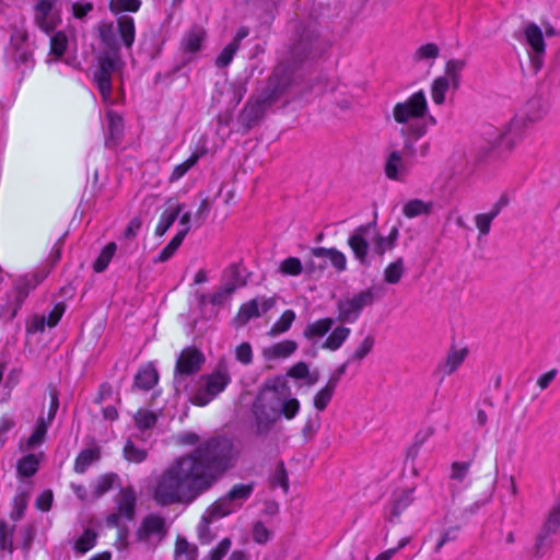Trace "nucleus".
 Listing matches in <instances>:
<instances>
[{
    "mask_svg": "<svg viewBox=\"0 0 560 560\" xmlns=\"http://www.w3.org/2000/svg\"><path fill=\"white\" fill-rule=\"evenodd\" d=\"M180 442L197 446L176 458L158 478L153 499L162 506L196 500L234 467L240 454L233 440L225 435L200 441L197 433L186 432Z\"/></svg>",
    "mask_w": 560,
    "mask_h": 560,
    "instance_id": "f257e3e1",
    "label": "nucleus"
},
{
    "mask_svg": "<svg viewBox=\"0 0 560 560\" xmlns=\"http://www.w3.org/2000/svg\"><path fill=\"white\" fill-rule=\"evenodd\" d=\"M292 84V71L284 65L278 63L261 94L246 102L238 116L240 122L246 130H250L264 117L266 109L280 100Z\"/></svg>",
    "mask_w": 560,
    "mask_h": 560,
    "instance_id": "f03ea898",
    "label": "nucleus"
},
{
    "mask_svg": "<svg viewBox=\"0 0 560 560\" xmlns=\"http://www.w3.org/2000/svg\"><path fill=\"white\" fill-rule=\"evenodd\" d=\"M327 48L328 43L320 37L315 25L296 22L290 38L289 56L287 60L281 63L288 67L294 77V71L289 65L290 62L294 66H299L305 61L317 59Z\"/></svg>",
    "mask_w": 560,
    "mask_h": 560,
    "instance_id": "7ed1b4c3",
    "label": "nucleus"
},
{
    "mask_svg": "<svg viewBox=\"0 0 560 560\" xmlns=\"http://www.w3.org/2000/svg\"><path fill=\"white\" fill-rule=\"evenodd\" d=\"M281 393L276 385H267L253 402L256 435L265 436L281 417Z\"/></svg>",
    "mask_w": 560,
    "mask_h": 560,
    "instance_id": "20e7f679",
    "label": "nucleus"
},
{
    "mask_svg": "<svg viewBox=\"0 0 560 560\" xmlns=\"http://www.w3.org/2000/svg\"><path fill=\"white\" fill-rule=\"evenodd\" d=\"M231 383V376L225 364L220 363L210 374L199 376L190 390V401L199 407L211 402Z\"/></svg>",
    "mask_w": 560,
    "mask_h": 560,
    "instance_id": "39448f33",
    "label": "nucleus"
},
{
    "mask_svg": "<svg viewBox=\"0 0 560 560\" xmlns=\"http://www.w3.org/2000/svg\"><path fill=\"white\" fill-rule=\"evenodd\" d=\"M97 32L106 50H120L121 44L130 49L136 37L135 20L129 15H119L116 25L114 22H101Z\"/></svg>",
    "mask_w": 560,
    "mask_h": 560,
    "instance_id": "423d86ee",
    "label": "nucleus"
},
{
    "mask_svg": "<svg viewBox=\"0 0 560 560\" xmlns=\"http://www.w3.org/2000/svg\"><path fill=\"white\" fill-rule=\"evenodd\" d=\"M122 65L120 50H105L100 57L94 83L105 103H113L112 75L118 72Z\"/></svg>",
    "mask_w": 560,
    "mask_h": 560,
    "instance_id": "0eeeda50",
    "label": "nucleus"
},
{
    "mask_svg": "<svg viewBox=\"0 0 560 560\" xmlns=\"http://www.w3.org/2000/svg\"><path fill=\"white\" fill-rule=\"evenodd\" d=\"M536 119L515 116L505 130L500 132L493 143V151H498L499 158H505L515 145L523 139L526 130Z\"/></svg>",
    "mask_w": 560,
    "mask_h": 560,
    "instance_id": "6e6552de",
    "label": "nucleus"
},
{
    "mask_svg": "<svg viewBox=\"0 0 560 560\" xmlns=\"http://www.w3.org/2000/svg\"><path fill=\"white\" fill-rule=\"evenodd\" d=\"M429 113L425 93L420 90L404 102H398L393 108V117L397 124L407 125L418 120Z\"/></svg>",
    "mask_w": 560,
    "mask_h": 560,
    "instance_id": "1a4fd4ad",
    "label": "nucleus"
},
{
    "mask_svg": "<svg viewBox=\"0 0 560 560\" xmlns=\"http://www.w3.org/2000/svg\"><path fill=\"white\" fill-rule=\"evenodd\" d=\"M114 502L116 511L106 516L105 522L107 527H118L121 518L127 521L135 518L137 493L132 486L120 488L119 492L114 498Z\"/></svg>",
    "mask_w": 560,
    "mask_h": 560,
    "instance_id": "9d476101",
    "label": "nucleus"
},
{
    "mask_svg": "<svg viewBox=\"0 0 560 560\" xmlns=\"http://www.w3.org/2000/svg\"><path fill=\"white\" fill-rule=\"evenodd\" d=\"M374 301L373 289L360 291L351 298L338 301V320L340 323H354L360 317L364 307L372 305Z\"/></svg>",
    "mask_w": 560,
    "mask_h": 560,
    "instance_id": "9b49d317",
    "label": "nucleus"
},
{
    "mask_svg": "<svg viewBox=\"0 0 560 560\" xmlns=\"http://www.w3.org/2000/svg\"><path fill=\"white\" fill-rule=\"evenodd\" d=\"M205 361L206 358L203 353L197 348L187 347L183 349L175 365L176 384H180L187 376L197 374L201 370Z\"/></svg>",
    "mask_w": 560,
    "mask_h": 560,
    "instance_id": "f8f14e48",
    "label": "nucleus"
},
{
    "mask_svg": "<svg viewBox=\"0 0 560 560\" xmlns=\"http://www.w3.org/2000/svg\"><path fill=\"white\" fill-rule=\"evenodd\" d=\"M24 24V19L21 20ZM10 45L13 49L12 59L16 67L25 66L26 68L33 65V51L28 44V34L24 25L13 26L10 36Z\"/></svg>",
    "mask_w": 560,
    "mask_h": 560,
    "instance_id": "ddd939ff",
    "label": "nucleus"
},
{
    "mask_svg": "<svg viewBox=\"0 0 560 560\" xmlns=\"http://www.w3.org/2000/svg\"><path fill=\"white\" fill-rule=\"evenodd\" d=\"M165 518L159 514H149L144 516L136 532L139 541L151 542L155 539V545L161 542L167 535Z\"/></svg>",
    "mask_w": 560,
    "mask_h": 560,
    "instance_id": "4468645a",
    "label": "nucleus"
},
{
    "mask_svg": "<svg viewBox=\"0 0 560 560\" xmlns=\"http://www.w3.org/2000/svg\"><path fill=\"white\" fill-rule=\"evenodd\" d=\"M524 37L532 49L530 62L537 72L542 66L544 56L546 52V44L544 40L542 32L537 24L528 23L524 27Z\"/></svg>",
    "mask_w": 560,
    "mask_h": 560,
    "instance_id": "2eb2a0df",
    "label": "nucleus"
},
{
    "mask_svg": "<svg viewBox=\"0 0 560 560\" xmlns=\"http://www.w3.org/2000/svg\"><path fill=\"white\" fill-rule=\"evenodd\" d=\"M375 222L363 224L358 226L348 240V244L352 249L354 257L364 266H369L368 250L369 242L368 237L371 232L375 230Z\"/></svg>",
    "mask_w": 560,
    "mask_h": 560,
    "instance_id": "dca6fc26",
    "label": "nucleus"
},
{
    "mask_svg": "<svg viewBox=\"0 0 560 560\" xmlns=\"http://www.w3.org/2000/svg\"><path fill=\"white\" fill-rule=\"evenodd\" d=\"M54 5V0H38L34 8V21L47 34L52 32L60 22Z\"/></svg>",
    "mask_w": 560,
    "mask_h": 560,
    "instance_id": "f3484780",
    "label": "nucleus"
},
{
    "mask_svg": "<svg viewBox=\"0 0 560 560\" xmlns=\"http://www.w3.org/2000/svg\"><path fill=\"white\" fill-rule=\"evenodd\" d=\"M347 364H341L338 366L329 376V380L325 387H323L315 396H314V407L318 411H324L329 405L334 393L341 380V377L346 374Z\"/></svg>",
    "mask_w": 560,
    "mask_h": 560,
    "instance_id": "a211bd4d",
    "label": "nucleus"
},
{
    "mask_svg": "<svg viewBox=\"0 0 560 560\" xmlns=\"http://www.w3.org/2000/svg\"><path fill=\"white\" fill-rule=\"evenodd\" d=\"M411 165L402 156V152L392 151L384 164V173L387 178L396 182H405L410 174Z\"/></svg>",
    "mask_w": 560,
    "mask_h": 560,
    "instance_id": "6ab92c4d",
    "label": "nucleus"
},
{
    "mask_svg": "<svg viewBox=\"0 0 560 560\" xmlns=\"http://www.w3.org/2000/svg\"><path fill=\"white\" fill-rule=\"evenodd\" d=\"M46 275L34 273L20 279L14 287L15 302L11 314V318L15 317L18 310L22 306L31 290L36 288Z\"/></svg>",
    "mask_w": 560,
    "mask_h": 560,
    "instance_id": "aec40b11",
    "label": "nucleus"
},
{
    "mask_svg": "<svg viewBox=\"0 0 560 560\" xmlns=\"http://www.w3.org/2000/svg\"><path fill=\"white\" fill-rule=\"evenodd\" d=\"M427 133V124H412L408 128H402L400 135L404 138L402 156L416 158V142Z\"/></svg>",
    "mask_w": 560,
    "mask_h": 560,
    "instance_id": "412c9836",
    "label": "nucleus"
},
{
    "mask_svg": "<svg viewBox=\"0 0 560 560\" xmlns=\"http://www.w3.org/2000/svg\"><path fill=\"white\" fill-rule=\"evenodd\" d=\"M467 354L468 350L466 348H451L444 361L440 362L435 370L436 374H441V381H443L445 376L456 372L465 361Z\"/></svg>",
    "mask_w": 560,
    "mask_h": 560,
    "instance_id": "4be33fe9",
    "label": "nucleus"
},
{
    "mask_svg": "<svg viewBox=\"0 0 560 560\" xmlns=\"http://www.w3.org/2000/svg\"><path fill=\"white\" fill-rule=\"evenodd\" d=\"M107 130L105 144L107 148H115L119 144L124 136V119L113 110L106 113Z\"/></svg>",
    "mask_w": 560,
    "mask_h": 560,
    "instance_id": "5701e85b",
    "label": "nucleus"
},
{
    "mask_svg": "<svg viewBox=\"0 0 560 560\" xmlns=\"http://www.w3.org/2000/svg\"><path fill=\"white\" fill-rule=\"evenodd\" d=\"M49 425L50 424L46 422L44 417H39L31 435L25 442L20 443V450L23 452H28L36 448L37 446H40L46 440Z\"/></svg>",
    "mask_w": 560,
    "mask_h": 560,
    "instance_id": "b1692460",
    "label": "nucleus"
},
{
    "mask_svg": "<svg viewBox=\"0 0 560 560\" xmlns=\"http://www.w3.org/2000/svg\"><path fill=\"white\" fill-rule=\"evenodd\" d=\"M334 324L335 319L331 317H324L313 323H308L303 330V336L315 345L318 339L327 335Z\"/></svg>",
    "mask_w": 560,
    "mask_h": 560,
    "instance_id": "393cba45",
    "label": "nucleus"
},
{
    "mask_svg": "<svg viewBox=\"0 0 560 560\" xmlns=\"http://www.w3.org/2000/svg\"><path fill=\"white\" fill-rule=\"evenodd\" d=\"M44 453H30L21 457L16 463V474L19 478L33 477L39 469Z\"/></svg>",
    "mask_w": 560,
    "mask_h": 560,
    "instance_id": "a878e982",
    "label": "nucleus"
},
{
    "mask_svg": "<svg viewBox=\"0 0 560 560\" xmlns=\"http://www.w3.org/2000/svg\"><path fill=\"white\" fill-rule=\"evenodd\" d=\"M206 32L201 26L194 25L183 36L180 48L184 52L195 54L200 50Z\"/></svg>",
    "mask_w": 560,
    "mask_h": 560,
    "instance_id": "bb28decb",
    "label": "nucleus"
},
{
    "mask_svg": "<svg viewBox=\"0 0 560 560\" xmlns=\"http://www.w3.org/2000/svg\"><path fill=\"white\" fill-rule=\"evenodd\" d=\"M159 381L156 369L152 364H147L139 369L135 376L133 385L142 390L152 389Z\"/></svg>",
    "mask_w": 560,
    "mask_h": 560,
    "instance_id": "cd10ccee",
    "label": "nucleus"
},
{
    "mask_svg": "<svg viewBox=\"0 0 560 560\" xmlns=\"http://www.w3.org/2000/svg\"><path fill=\"white\" fill-rule=\"evenodd\" d=\"M101 458V448L98 446L82 450L75 458L74 471L84 474L89 467Z\"/></svg>",
    "mask_w": 560,
    "mask_h": 560,
    "instance_id": "c85d7f7f",
    "label": "nucleus"
},
{
    "mask_svg": "<svg viewBox=\"0 0 560 560\" xmlns=\"http://www.w3.org/2000/svg\"><path fill=\"white\" fill-rule=\"evenodd\" d=\"M298 343L294 340H283L264 350V355L269 360L284 359L294 353Z\"/></svg>",
    "mask_w": 560,
    "mask_h": 560,
    "instance_id": "c756f323",
    "label": "nucleus"
},
{
    "mask_svg": "<svg viewBox=\"0 0 560 560\" xmlns=\"http://www.w3.org/2000/svg\"><path fill=\"white\" fill-rule=\"evenodd\" d=\"M312 254L317 258L327 257L331 265L338 270H346L347 259L343 253L336 248L316 247L312 249Z\"/></svg>",
    "mask_w": 560,
    "mask_h": 560,
    "instance_id": "7c9ffc66",
    "label": "nucleus"
},
{
    "mask_svg": "<svg viewBox=\"0 0 560 560\" xmlns=\"http://www.w3.org/2000/svg\"><path fill=\"white\" fill-rule=\"evenodd\" d=\"M351 329L346 326L336 327L323 342L322 348L336 351L345 343L350 336Z\"/></svg>",
    "mask_w": 560,
    "mask_h": 560,
    "instance_id": "2f4dec72",
    "label": "nucleus"
},
{
    "mask_svg": "<svg viewBox=\"0 0 560 560\" xmlns=\"http://www.w3.org/2000/svg\"><path fill=\"white\" fill-rule=\"evenodd\" d=\"M183 210V205L177 203L174 208H167L160 217L158 226L155 229V235L162 236L167 230L174 224L179 213Z\"/></svg>",
    "mask_w": 560,
    "mask_h": 560,
    "instance_id": "473e14b6",
    "label": "nucleus"
},
{
    "mask_svg": "<svg viewBox=\"0 0 560 560\" xmlns=\"http://www.w3.org/2000/svg\"><path fill=\"white\" fill-rule=\"evenodd\" d=\"M399 235V230L397 226H393L388 236H382L376 234L373 238V249L375 254L382 256L386 250H390L395 247L397 238Z\"/></svg>",
    "mask_w": 560,
    "mask_h": 560,
    "instance_id": "72a5a7b5",
    "label": "nucleus"
},
{
    "mask_svg": "<svg viewBox=\"0 0 560 560\" xmlns=\"http://www.w3.org/2000/svg\"><path fill=\"white\" fill-rule=\"evenodd\" d=\"M187 235L186 231H178L175 236L170 241V243L160 252V254L153 259L154 264L165 262L171 259L176 250L182 245L184 238Z\"/></svg>",
    "mask_w": 560,
    "mask_h": 560,
    "instance_id": "f704fd0d",
    "label": "nucleus"
},
{
    "mask_svg": "<svg viewBox=\"0 0 560 560\" xmlns=\"http://www.w3.org/2000/svg\"><path fill=\"white\" fill-rule=\"evenodd\" d=\"M240 505L241 503L236 504L233 500H230L229 497L225 494L223 498L219 499L215 503H213L209 508L207 513L210 515V517L217 520L229 515L230 513L235 511L236 508H238Z\"/></svg>",
    "mask_w": 560,
    "mask_h": 560,
    "instance_id": "c9c22d12",
    "label": "nucleus"
},
{
    "mask_svg": "<svg viewBox=\"0 0 560 560\" xmlns=\"http://www.w3.org/2000/svg\"><path fill=\"white\" fill-rule=\"evenodd\" d=\"M205 152V150L194 152L185 162L176 165L168 177V182L175 183L179 180L183 176H185L186 173L198 163V161L201 159Z\"/></svg>",
    "mask_w": 560,
    "mask_h": 560,
    "instance_id": "e433bc0d",
    "label": "nucleus"
},
{
    "mask_svg": "<svg viewBox=\"0 0 560 560\" xmlns=\"http://www.w3.org/2000/svg\"><path fill=\"white\" fill-rule=\"evenodd\" d=\"M118 479H119V477L115 472H109V474L100 476L93 485L94 499H100L105 493H107L109 490H112Z\"/></svg>",
    "mask_w": 560,
    "mask_h": 560,
    "instance_id": "4c0bfd02",
    "label": "nucleus"
},
{
    "mask_svg": "<svg viewBox=\"0 0 560 560\" xmlns=\"http://www.w3.org/2000/svg\"><path fill=\"white\" fill-rule=\"evenodd\" d=\"M185 556V560H196L198 557V548L196 545L190 544L185 537L177 536L175 542L174 558L179 560Z\"/></svg>",
    "mask_w": 560,
    "mask_h": 560,
    "instance_id": "58836bf2",
    "label": "nucleus"
},
{
    "mask_svg": "<svg viewBox=\"0 0 560 560\" xmlns=\"http://www.w3.org/2000/svg\"><path fill=\"white\" fill-rule=\"evenodd\" d=\"M466 67V61L462 59H451L445 66V75L452 83L453 89H458L460 83V73Z\"/></svg>",
    "mask_w": 560,
    "mask_h": 560,
    "instance_id": "ea45409f",
    "label": "nucleus"
},
{
    "mask_svg": "<svg viewBox=\"0 0 560 560\" xmlns=\"http://www.w3.org/2000/svg\"><path fill=\"white\" fill-rule=\"evenodd\" d=\"M117 249V245L115 242H109L105 245V247L102 249L98 257L95 259L93 264V270L95 272H103L107 269L113 256L115 255Z\"/></svg>",
    "mask_w": 560,
    "mask_h": 560,
    "instance_id": "a19ab883",
    "label": "nucleus"
},
{
    "mask_svg": "<svg viewBox=\"0 0 560 560\" xmlns=\"http://www.w3.org/2000/svg\"><path fill=\"white\" fill-rule=\"evenodd\" d=\"M432 210V203L424 202L421 199L409 200L402 208V213L407 218H416L421 214H429Z\"/></svg>",
    "mask_w": 560,
    "mask_h": 560,
    "instance_id": "79ce46f5",
    "label": "nucleus"
},
{
    "mask_svg": "<svg viewBox=\"0 0 560 560\" xmlns=\"http://www.w3.org/2000/svg\"><path fill=\"white\" fill-rule=\"evenodd\" d=\"M375 343V339L372 335H368L363 341L357 347L353 353L342 364H347V366L352 362L362 361L373 349Z\"/></svg>",
    "mask_w": 560,
    "mask_h": 560,
    "instance_id": "37998d69",
    "label": "nucleus"
},
{
    "mask_svg": "<svg viewBox=\"0 0 560 560\" xmlns=\"http://www.w3.org/2000/svg\"><path fill=\"white\" fill-rule=\"evenodd\" d=\"M405 273L404 259L401 257L397 258L395 261L390 262L384 270V280L389 284H396L400 281L401 277Z\"/></svg>",
    "mask_w": 560,
    "mask_h": 560,
    "instance_id": "c03bdc74",
    "label": "nucleus"
},
{
    "mask_svg": "<svg viewBox=\"0 0 560 560\" xmlns=\"http://www.w3.org/2000/svg\"><path fill=\"white\" fill-rule=\"evenodd\" d=\"M452 86L448 78L439 77L436 78L431 86L432 100L436 105H442L445 102V93Z\"/></svg>",
    "mask_w": 560,
    "mask_h": 560,
    "instance_id": "a18cd8bd",
    "label": "nucleus"
},
{
    "mask_svg": "<svg viewBox=\"0 0 560 560\" xmlns=\"http://www.w3.org/2000/svg\"><path fill=\"white\" fill-rule=\"evenodd\" d=\"M413 488L402 491L394 501L389 521L393 522L395 517H398L400 513L411 504L413 501Z\"/></svg>",
    "mask_w": 560,
    "mask_h": 560,
    "instance_id": "49530a36",
    "label": "nucleus"
},
{
    "mask_svg": "<svg viewBox=\"0 0 560 560\" xmlns=\"http://www.w3.org/2000/svg\"><path fill=\"white\" fill-rule=\"evenodd\" d=\"M260 316L259 311V299H253L246 303H244L238 311L237 319L238 322L244 325L248 320L255 317Z\"/></svg>",
    "mask_w": 560,
    "mask_h": 560,
    "instance_id": "de8ad7c7",
    "label": "nucleus"
},
{
    "mask_svg": "<svg viewBox=\"0 0 560 560\" xmlns=\"http://www.w3.org/2000/svg\"><path fill=\"white\" fill-rule=\"evenodd\" d=\"M140 7V0H109L108 4L109 11L115 15H119L122 12H138Z\"/></svg>",
    "mask_w": 560,
    "mask_h": 560,
    "instance_id": "09e8293b",
    "label": "nucleus"
},
{
    "mask_svg": "<svg viewBox=\"0 0 560 560\" xmlns=\"http://www.w3.org/2000/svg\"><path fill=\"white\" fill-rule=\"evenodd\" d=\"M133 419L136 427L141 431L152 429L158 422L156 415L148 409H139Z\"/></svg>",
    "mask_w": 560,
    "mask_h": 560,
    "instance_id": "8fccbe9b",
    "label": "nucleus"
},
{
    "mask_svg": "<svg viewBox=\"0 0 560 560\" xmlns=\"http://www.w3.org/2000/svg\"><path fill=\"white\" fill-rule=\"evenodd\" d=\"M295 319V313L292 310H287L282 313L280 318L272 325L270 329L271 336L288 331Z\"/></svg>",
    "mask_w": 560,
    "mask_h": 560,
    "instance_id": "3c124183",
    "label": "nucleus"
},
{
    "mask_svg": "<svg viewBox=\"0 0 560 560\" xmlns=\"http://www.w3.org/2000/svg\"><path fill=\"white\" fill-rule=\"evenodd\" d=\"M559 528H560V500L549 511L541 530H544L545 533H547L549 535H552V534H556Z\"/></svg>",
    "mask_w": 560,
    "mask_h": 560,
    "instance_id": "603ef678",
    "label": "nucleus"
},
{
    "mask_svg": "<svg viewBox=\"0 0 560 560\" xmlns=\"http://www.w3.org/2000/svg\"><path fill=\"white\" fill-rule=\"evenodd\" d=\"M148 453L144 448L137 447L135 443L128 440L124 446V457L128 462L142 463L147 459Z\"/></svg>",
    "mask_w": 560,
    "mask_h": 560,
    "instance_id": "864d4df0",
    "label": "nucleus"
},
{
    "mask_svg": "<svg viewBox=\"0 0 560 560\" xmlns=\"http://www.w3.org/2000/svg\"><path fill=\"white\" fill-rule=\"evenodd\" d=\"M253 491H254L253 483H248V485L237 483L231 488V490L226 493V495L229 497L230 500H233L234 502H236V501L243 502L252 495Z\"/></svg>",
    "mask_w": 560,
    "mask_h": 560,
    "instance_id": "5fc2aeb1",
    "label": "nucleus"
},
{
    "mask_svg": "<svg viewBox=\"0 0 560 560\" xmlns=\"http://www.w3.org/2000/svg\"><path fill=\"white\" fill-rule=\"evenodd\" d=\"M96 533L93 529H85L84 533L75 541V550L85 553L95 546Z\"/></svg>",
    "mask_w": 560,
    "mask_h": 560,
    "instance_id": "6e6d98bb",
    "label": "nucleus"
},
{
    "mask_svg": "<svg viewBox=\"0 0 560 560\" xmlns=\"http://www.w3.org/2000/svg\"><path fill=\"white\" fill-rule=\"evenodd\" d=\"M440 54V48L434 43H428L425 45L420 46L413 54V60L416 62L435 59Z\"/></svg>",
    "mask_w": 560,
    "mask_h": 560,
    "instance_id": "4d7b16f0",
    "label": "nucleus"
},
{
    "mask_svg": "<svg viewBox=\"0 0 560 560\" xmlns=\"http://www.w3.org/2000/svg\"><path fill=\"white\" fill-rule=\"evenodd\" d=\"M212 520L214 518L210 517L209 514L203 515L197 527L198 538L201 545L210 544L215 537V535L210 530L209 527V524Z\"/></svg>",
    "mask_w": 560,
    "mask_h": 560,
    "instance_id": "13d9d810",
    "label": "nucleus"
},
{
    "mask_svg": "<svg viewBox=\"0 0 560 560\" xmlns=\"http://www.w3.org/2000/svg\"><path fill=\"white\" fill-rule=\"evenodd\" d=\"M68 47V38L62 32L55 33L50 38V55L60 58Z\"/></svg>",
    "mask_w": 560,
    "mask_h": 560,
    "instance_id": "bf43d9fd",
    "label": "nucleus"
},
{
    "mask_svg": "<svg viewBox=\"0 0 560 560\" xmlns=\"http://www.w3.org/2000/svg\"><path fill=\"white\" fill-rule=\"evenodd\" d=\"M22 375L21 369H12L3 383V389L5 390L1 397V401H5L10 398L12 389L19 384Z\"/></svg>",
    "mask_w": 560,
    "mask_h": 560,
    "instance_id": "052dcab7",
    "label": "nucleus"
},
{
    "mask_svg": "<svg viewBox=\"0 0 560 560\" xmlns=\"http://www.w3.org/2000/svg\"><path fill=\"white\" fill-rule=\"evenodd\" d=\"M13 529L14 527L9 528L8 524L3 520H0V549L7 550L10 553L14 551L12 541Z\"/></svg>",
    "mask_w": 560,
    "mask_h": 560,
    "instance_id": "680f3d73",
    "label": "nucleus"
},
{
    "mask_svg": "<svg viewBox=\"0 0 560 560\" xmlns=\"http://www.w3.org/2000/svg\"><path fill=\"white\" fill-rule=\"evenodd\" d=\"M279 271L287 276H299L303 271V266L299 258L289 257L280 264Z\"/></svg>",
    "mask_w": 560,
    "mask_h": 560,
    "instance_id": "e2e57ef3",
    "label": "nucleus"
},
{
    "mask_svg": "<svg viewBox=\"0 0 560 560\" xmlns=\"http://www.w3.org/2000/svg\"><path fill=\"white\" fill-rule=\"evenodd\" d=\"M240 48L236 44L229 43L215 59V66L218 68L228 67L234 58V55Z\"/></svg>",
    "mask_w": 560,
    "mask_h": 560,
    "instance_id": "0e129e2a",
    "label": "nucleus"
},
{
    "mask_svg": "<svg viewBox=\"0 0 560 560\" xmlns=\"http://www.w3.org/2000/svg\"><path fill=\"white\" fill-rule=\"evenodd\" d=\"M271 485L273 487H281L284 492L289 490L288 474L283 463H280L271 477Z\"/></svg>",
    "mask_w": 560,
    "mask_h": 560,
    "instance_id": "69168bd1",
    "label": "nucleus"
},
{
    "mask_svg": "<svg viewBox=\"0 0 560 560\" xmlns=\"http://www.w3.org/2000/svg\"><path fill=\"white\" fill-rule=\"evenodd\" d=\"M225 276L228 277V280L223 284H232L234 288V291L237 288H242L246 285V280L241 276L238 266L236 264L231 265L226 271Z\"/></svg>",
    "mask_w": 560,
    "mask_h": 560,
    "instance_id": "338daca9",
    "label": "nucleus"
},
{
    "mask_svg": "<svg viewBox=\"0 0 560 560\" xmlns=\"http://www.w3.org/2000/svg\"><path fill=\"white\" fill-rule=\"evenodd\" d=\"M232 541L230 538H223L215 548H213L208 557L207 560H222L229 550L231 549Z\"/></svg>",
    "mask_w": 560,
    "mask_h": 560,
    "instance_id": "774afa93",
    "label": "nucleus"
}]
</instances>
